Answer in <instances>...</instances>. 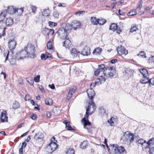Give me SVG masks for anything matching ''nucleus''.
Here are the masks:
<instances>
[{"instance_id": "59", "label": "nucleus", "mask_w": 154, "mask_h": 154, "mask_svg": "<svg viewBox=\"0 0 154 154\" xmlns=\"http://www.w3.org/2000/svg\"><path fill=\"white\" fill-rule=\"evenodd\" d=\"M100 72V71L98 69H97L94 72V75L95 76H98Z\"/></svg>"}, {"instance_id": "2", "label": "nucleus", "mask_w": 154, "mask_h": 154, "mask_svg": "<svg viewBox=\"0 0 154 154\" xmlns=\"http://www.w3.org/2000/svg\"><path fill=\"white\" fill-rule=\"evenodd\" d=\"M98 69L100 72L104 71V75L107 77H112L116 73V70L112 66H108L105 68L104 65L102 64L99 65Z\"/></svg>"}, {"instance_id": "23", "label": "nucleus", "mask_w": 154, "mask_h": 154, "mask_svg": "<svg viewBox=\"0 0 154 154\" xmlns=\"http://www.w3.org/2000/svg\"><path fill=\"white\" fill-rule=\"evenodd\" d=\"M102 50V48H97L94 50L93 54L95 55H99L101 53Z\"/></svg>"}, {"instance_id": "38", "label": "nucleus", "mask_w": 154, "mask_h": 154, "mask_svg": "<svg viewBox=\"0 0 154 154\" xmlns=\"http://www.w3.org/2000/svg\"><path fill=\"white\" fill-rule=\"evenodd\" d=\"M48 24L49 26L51 27H53L54 26H57V23H54L51 21H49L48 22Z\"/></svg>"}, {"instance_id": "47", "label": "nucleus", "mask_w": 154, "mask_h": 154, "mask_svg": "<svg viewBox=\"0 0 154 154\" xmlns=\"http://www.w3.org/2000/svg\"><path fill=\"white\" fill-rule=\"evenodd\" d=\"M75 90L74 88H72L70 89L68 93L69 94H70L71 96H72L73 93L75 92Z\"/></svg>"}, {"instance_id": "61", "label": "nucleus", "mask_w": 154, "mask_h": 154, "mask_svg": "<svg viewBox=\"0 0 154 154\" xmlns=\"http://www.w3.org/2000/svg\"><path fill=\"white\" fill-rule=\"evenodd\" d=\"M85 11H79L75 13V14L76 15L77 14H81L83 13H85Z\"/></svg>"}, {"instance_id": "16", "label": "nucleus", "mask_w": 154, "mask_h": 154, "mask_svg": "<svg viewBox=\"0 0 154 154\" xmlns=\"http://www.w3.org/2000/svg\"><path fill=\"white\" fill-rule=\"evenodd\" d=\"M118 146V145L116 144L110 145V147L111 149V151L113 152V154H116L117 153V150Z\"/></svg>"}, {"instance_id": "3", "label": "nucleus", "mask_w": 154, "mask_h": 154, "mask_svg": "<svg viewBox=\"0 0 154 154\" xmlns=\"http://www.w3.org/2000/svg\"><path fill=\"white\" fill-rule=\"evenodd\" d=\"M35 47L32 44H28L27 47L25 48V50L26 53V56L32 58H34L35 56Z\"/></svg>"}, {"instance_id": "56", "label": "nucleus", "mask_w": 154, "mask_h": 154, "mask_svg": "<svg viewBox=\"0 0 154 154\" xmlns=\"http://www.w3.org/2000/svg\"><path fill=\"white\" fill-rule=\"evenodd\" d=\"M37 117L36 115L34 113H32L31 115L30 118L33 120H35Z\"/></svg>"}, {"instance_id": "1", "label": "nucleus", "mask_w": 154, "mask_h": 154, "mask_svg": "<svg viewBox=\"0 0 154 154\" xmlns=\"http://www.w3.org/2000/svg\"><path fill=\"white\" fill-rule=\"evenodd\" d=\"M87 93L89 98L91 100V103H89L88 106L86 108L85 116L88 118L89 116V112L92 106V108L93 109V110L91 113H90V114H91L96 109V106L94 103L93 102V98L95 95V93L92 89L90 88L88 89Z\"/></svg>"}, {"instance_id": "9", "label": "nucleus", "mask_w": 154, "mask_h": 154, "mask_svg": "<svg viewBox=\"0 0 154 154\" xmlns=\"http://www.w3.org/2000/svg\"><path fill=\"white\" fill-rule=\"evenodd\" d=\"M90 53V49L87 46H85L81 52V54L84 56L89 55Z\"/></svg>"}, {"instance_id": "41", "label": "nucleus", "mask_w": 154, "mask_h": 154, "mask_svg": "<svg viewBox=\"0 0 154 154\" xmlns=\"http://www.w3.org/2000/svg\"><path fill=\"white\" fill-rule=\"evenodd\" d=\"M40 76L39 75H37L36 77H35L34 78V81L36 83H38L39 82L40 78Z\"/></svg>"}, {"instance_id": "19", "label": "nucleus", "mask_w": 154, "mask_h": 154, "mask_svg": "<svg viewBox=\"0 0 154 154\" xmlns=\"http://www.w3.org/2000/svg\"><path fill=\"white\" fill-rule=\"evenodd\" d=\"M63 28L66 32L68 34L70 32L72 28L71 25L67 23L66 24L65 26Z\"/></svg>"}, {"instance_id": "42", "label": "nucleus", "mask_w": 154, "mask_h": 154, "mask_svg": "<svg viewBox=\"0 0 154 154\" xmlns=\"http://www.w3.org/2000/svg\"><path fill=\"white\" fill-rule=\"evenodd\" d=\"M129 16H133L137 14V12L135 10H133L129 12L128 13Z\"/></svg>"}, {"instance_id": "51", "label": "nucleus", "mask_w": 154, "mask_h": 154, "mask_svg": "<svg viewBox=\"0 0 154 154\" xmlns=\"http://www.w3.org/2000/svg\"><path fill=\"white\" fill-rule=\"evenodd\" d=\"M99 79L100 80V81H101L102 82H104L106 81L105 78L103 77L102 75L100 76Z\"/></svg>"}, {"instance_id": "50", "label": "nucleus", "mask_w": 154, "mask_h": 154, "mask_svg": "<svg viewBox=\"0 0 154 154\" xmlns=\"http://www.w3.org/2000/svg\"><path fill=\"white\" fill-rule=\"evenodd\" d=\"M149 149V152L150 154H154V147H152Z\"/></svg>"}, {"instance_id": "31", "label": "nucleus", "mask_w": 154, "mask_h": 154, "mask_svg": "<svg viewBox=\"0 0 154 154\" xmlns=\"http://www.w3.org/2000/svg\"><path fill=\"white\" fill-rule=\"evenodd\" d=\"M106 20L104 19H98V24L100 25H103L106 22Z\"/></svg>"}, {"instance_id": "7", "label": "nucleus", "mask_w": 154, "mask_h": 154, "mask_svg": "<svg viewBox=\"0 0 154 154\" xmlns=\"http://www.w3.org/2000/svg\"><path fill=\"white\" fill-rule=\"evenodd\" d=\"M17 45V42L14 39H9L8 43V48L10 50H13Z\"/></svg>"}, {"instance_id": "39", "label": "nucleus", "mask_w": 154, "mask_h": 154, "mask_svg": "<svg viewBox=\"0 0 154 154\" xmlns=\"http://www.w3.org/2000/svg\"><path fill=\"white\" fill-rule=\"evenodd\" d=\"M6 15L5 13H2L0 15V22L2 21L5 19Z\"/></svg>"}, {"instance_id": "28", "label": "nucleus", "mask_w": 154, "mask_h": 154, "mask_svg": "<svg viewBox=\"0 0 154 154\" xmlns=\"http://www.w3.org/2000/svg\"><path fill=\"white\" fill-rule=\"evenodd\" d=\"M125 75L129 77L131 75L132 71L131 69L127 68L125 71Z\"/></svg>"}, {"instance_id": "6", "label": "nucleus", "mask_w": 154, "mask_h": 154, "mask_svg": "<svg viewBox=\"0 0 154 154\" xmlns=\"http://www.w3.org/2000/svg\"><path fill=\"white\" fill-rule=\"evenodd\" d=\"M57 33L58 36L62 39L66 38L68 36V34L65 31L63 28H60L57 31Z\"/></svg>"}, {"instance_id": "5", "label": "nucleus", "mask_w": 154, "mask_h": 154, "mask_svg": "<svg viewBox=\"0 0 154 154\" xmlns=\"http://www.w3.org/2000/svg\"><path fill=\"white\" fill-rule=\"evenodd\" d=\"M57 147L58 145L55 143V142H50L45 149L48 150V152L51 153L56 150Z\"/></svg>"}, {"instance_id": "63", "label": "nucleus", "mask_w": 154, "mask_h": 154, "mask_svg": "<svg viewBox=\"0 0 154 154\" xmlns=\"http://www.w3.org/2000/svg\"><path fill=\"white\" fill-rule=\"evenodd\" d=\"M45 28H44L43 29V30L42 31V32H43V34L45 35H48V31H45Z\"/></svg>"}, {"instance_id": "58", "label": "nucleus", "mask_w": 154, "mask_h": 154, "mask_svg": "<svg viewBox=\"0 0 154 154\" xmlns=\"http://www.w3.org/2000/svg\"><path fill=\"white\" fill-rule=\"evenodd\" d=\"M149 63H154V56H152L149 59Z\"/></svg>"}, {"instance_id": "40", "label": "nucleus", "mask_w": 154, "mask_h": 154, "mask_svg": "<svg viewBox=\"0 0 154 154\" xmlns=\"http://www.w3.org/2000/svg\"><path fill=\"white\" fill-rule=\"evenodd\" d=\"M31 8L32 10V13L34 14L35 13V11H36L37 9V7L35 6L31 5Z\"/></svg>"}, {"instance_id": "15", "label": "nucleus", "mask_w": 154, "mask_h": 154, "mask_svg": "<svg viewBox=\"0 0 154 154\" xmlns=\"http://www.w3.org/2000/svg\"><path fill=\"white\" fill-rule=\"evenodd\" d=\"M63 123L66 125V129L68 131H73L74 130L72 128V127L69 124V122L67 120H65L63 121Z\"/></svg>"}, {"instance_id": "25", "label": "nucleus", "mask_w": 154, "mask_h": 154, "mask_svg": "<svg viewBox=\"0 0 154 154\" xmlns=\"http://www.w3.org/2000/svg\"><path fill=\"white\" fill-rule=\"evenodd\" d=\"M117 27L118 26L116 24L113 23L110 26L109 29L113 31H114L116 29Z\"/></svg>"}, {"instance_id": "32", "label": "nucleus", "mask_w": 154, "mask_h": 154, "mask_svg": "<svg viewBox=\"0 0 154 154\" xmlns=\"http://www.w3.org/2000/svg\"><path fill=\"white\" fill-rule=\"evenodd\" d=\"M137 56L143 58L146 57V53L144 51H140L139 54H137Z\"/></svg>"}, {"instance_id": "37", "label": "nucleus", "mask_w": 154, "mask_h": 154, "mask_svg": "<svg viewBox=\"0 0 154 154\" xmlns=\"http://www.w3.org/2000/svg\"><path fill=\"white\" fill-rule=\"evenodd\" d=\"M143 4V2L142 0H140L137 4V9H140L142 6Z\"/></svg>"}, {"instance_id": "46", "label": "nucleus", "mask_w": 154, "mask_h": 154, "mask_svg": "<svg viewBox=\"0 0 154 154\" xmlns=\"http://www.w3.org/2000/svg\"><path fill=\"white\" fill-rule=\"evenodd\" d=\"M44 14L45 16L48 17L50 15L49 11L46 9L44 10Z\"/></svg>"}, {"instance_id": "14", "label": "nucleus", "mask_w": 154, "mask_h": 154, "mask_svg": "<svg viewBox=\"0 0 154 154\" xmlns=\"http://www.w3.org/2000/svg\"><path fill=\"white\" fill-rule=\"evenodd\" d=\"M146 146L145 147V148H151V146H153L154 145V137L150 139L147 142H146Z\"/></svg>"}, {"instance_id": "60", "label": "nucleus", "mask_w": 154, "mask_h": 154, "mask_svg": "<svg viewBox=\"0 0 154 154\" xmlns=\"http://www.w3.org/2000/svg\"><path fill=\"white\" fill-rule=\"evenodd\" d=\"M57 141V140H55V138L54 137H53L51 139V142H55V143H56Z\"/></svg>"}, {"instance_id": "44", "label": "nucleus", "mask_w": 154, "mask_h": 154, "mask_svg": "<svg viewBox=\"0 0 154 154\" xmlns=\"http://www.w3.org/2000/svg\"><path fill=\"white\" fill-rule=\"evenodd\" d=\"M113 119H114V118L112 117L110 119L108 120V122L110 124V125L111 126H112L114 124V122L113 120Z\"/></svg>"}, {"instance_id": "49", "label": "nucleus", "mask_w": 154, "mask_h": 154, "mask_svg": "<svg viewBox=\"0 0 154 154\" xmlns=\"http://www.w3.org/2000/svg\"><path fill=\"white\" fill-rule=\"evenodd\" d=\"M149 85L151 86V85H154V78L149 79Z\"/></svg>"}, {"instance_id": "54", "label": "nucleus", "mask_w": 154, "mask_h": 154, "mask_svg": "<svg viewBox=\"0 0 154 154\" xmlns=\"http://www.w3.org/2000/svg\"><path fill=\"white\" fill-rule=\"evenodd\" d=\"M53 16L56 18H57L59 17V14L56 12H55L53 14Z\"/></svg>"}, {"instance_id": "48", "label": "nucleus", "mask_w": 154, "mask_h": 154, "mask_svg": "<svg viewBox=\"0 0 154 154\" xmlns=\"http://www.w3.org/2000/svg\"><path fill=\"white\" fill-rule=\"evenodd\" d=\"M36 134L37 136L39 137L40 139H42L44 137V135L42 133H37Z\"/></svg>"}, {"instance_id": "26", "label": "nucleus", "mask_w": 154, "mask_h": 154, "mask_svg": "<svg viewBox=\"0 0 154 154\" xmlns=\"http://www.w3.org/2000/svg\"><path fill=\"white\" fill-rule=\"evenodd\" d=\"M45 104L49 106L52 105L53 103L52 100L50 98L46 99L45 100Z\"/></svg>"}, {"instance_id": "29", "label": "nucleus", "mask_w": 154, "mask_h": 154, "mask_svg": "<svg viewBox=\"0 0 154 154\" xmlns=\"http://www.w3.org/2000/svg\"><path fill=\"white\" fill-rule=\"evenodd\" d=\"M45 31H48V34H50L51 35H52L54 32V30L53 29H48L47 28H45Z\"/></svg>"}, {"instance_id": "21", "label": "nucleus", "mask_w": 154, "mask_h": 154, "mask_svg": "<svg viewBox=\"0 0 154 154\" xmlns=\"http://www.w3.org/2000/svg\"><path fill=\"white\" fill-rule=\"evenodd\" d=\"M140 72L143 75V78H146L147 77L148 74V71L145 69H140L139 70Z\"/></svg>"}, {"instance_id": "34", "label": "nucleus", "mask_w": 154, "mask_h": 154, "mask_svg": "<svg viewBox=\"0 0 154 154\" xmlns=\"http://www.w3.org/2000/svg\"><path fill=\"white\" fill-rule=\"evenodd\" d=\"M137 143L139 144H140L143 146L144 144H146V140H144L143 139H140L137 141Z\"/></svg>"}, {"instance_id": "35", "label": "nucleus", "mask_w": 154, "mask_h": 154, "mask_svg": "<svg viewBox=\"0 0 154 154\" xmlns=\"http://www.w3.org/2000/svg\"><path fill=\"white\" fill-rule=\"evenodd\" d=\"M66 153L67 154H74L75 151L72 148H69L66 152Z\"/></svg>"}, {"instance_id": "4", "label": "nucleus", "mask_w": 154, "mask_h": 154, "mask_svg": "<svg viewBox=\"0 0 154 154\" xmlns=\"http://www.w3.org/2000/svg\"><path fill=\"white\" fill-rule=\"evenodd\" d=\"M134 135L129 131H126L124 133L121 139L124 141L129 142L131 143L134 141Z\"/></svg>"}, {"instance_id": "33", "label": "nucleus", "mask_w": 154, "mask_h": 154, "mask_svg": "<svg viewBox=\"0 0 154 154\" xmlns=\"http://www.w3.org/2000/svg\"><path fill=\"white\" fill-rule=\"evenodd\" d=\"M20 104L19 103L16 101L14 103L13 105V108L14 109H16L20 107Z\"/></svg>"}, {"instance_id": "43", "label": "nucleus", "mask_w": 154, "mask_h": 154, "mask_svg": "<svg viewBox=\"0 0 154 154\" xmlns=\"http://www.w3.org/2000/svg\"><path fill=\"white\" fill-rule=\"evenodd\" d=\"M47 46L48 49L50 50L51 49L52 47V46L50 41L48 42L47 44Z\"/></svg>"}, {"instance_id": "52", "label": "nucleus", "mask_w": 154, "mask_h": 154, "mask_svg": "<svg viewBox=\"0 0 154 154\" xmlns=\"http://www.w3.org/2000/svg\"><path fill=\"white\" fill-rule=\"evenodd\" d=\"M4 29L3 30L2 33V34L0 33V38H1L2 36H4L5 35V28L4 27Z\"/></svg>"}, {"instance_id": "30", "label": "nucleus", "mask_w": 154, "mask_h": 154, "mask_svg": "<svg viewBox=\"0 0 154 154\" xmlns=\"http://www.w3.org/2000/svg\"><path fill=\"white\" fill-rule=\"evenodd\" d=\"M144 79H142L140 81V83L142 84L149 83V79L147 77L144 78Z\"/></svg>"}, {"instance_id": "8", "label": "nucleus", "mask_w": 154, "mask_h": 154, "mask_svg": "<svg viewBox=\"0 0 154 154\" xmlns=\"http://www.w3.org/2000/svg\"><path fill=\"white\" fill-rule=\"evenodd\" d=\"M117 51L119 55H122L123 54L126 55L128 53V50H126L121 45L118 46L117 48Z\"/></svg>"}, {"instance_id": "17", "label": "nucleus", "mask_w": 154, "mask_h": 154, "mask_svg": "<svg viewBox=\"0 0 154 154\" xmlns=\"http://www.w3.org/2000/svg\"><path fill=\"white\" fill-rule=\"evenodd\" d=\"M5 112L4 113L3 112H2L1 115V120L2 122H4L5 121H7L8 120V116L7 115V114L5 113L6 111H5Z\"/></svg>"}, {"instance_id": "27", "label": "nucleus", "mask_w": 154, "mask_h": 154, "mask_svg": "<svg viewBox=\"0 0 154 154\" xmlns=\"http://www.w3.org/2000/svg\"><path fill=\"white\" fill-rule=\"evenodd\" d=\"M71 54L73 57H75L77 56L78 52L75 48H73L71 51Z\"/></svg>"}, {"instance_id": "36", "label": "nucleus", "mask_w": 154, "mask_h": 154, "mask_svg": "<svg viewBox=\"0 0 154 154\" xmlns=\"http://www.w3.org/2000/svg\"><path fill=\"white\" fill-rule=\"evenodd\" d=\"M23 12V8H17L16 9V13H18V15L21 14Z\"/></svg>"}, {"instance_id": "24", "label": "nucleus", "mask_w": 154, "mask_h": 154, "mask_svg": "<svg viewBox=\"0 0 154 154\" xmlns=\"http://www.w3.org/2000/svg\"><path fill=\"white\" fill-rule=\"evenodd\" d=\"M88 142L87 141H84L80 145V148L82 149H86L88 146Z\"/></svg>"}, {"instance_id": "57", "label": "nucleus", "mask_w": 154, "mask_h": 154, "mask_svg": "<svg viewBox=\"0 0 154 154\" xmlns=\"http://www.w3.org/2000/svg\"><path fill=\"white\" fill-rule=\"evenodd\" d=\"M41 58L42 60H45L46 59V56L44 54H42L41 55Z\"/></svg>"}, {"instance_id": "13", "label": "nucleus", "mask_w": 154, "mask_h": 154, "mask_svg": "<svg viewBox=\"0 0 154 154\" xmlns=\"http://www.w3.org/2000/svg\"><path fill=\"white\" fill-rule=\"evenodd\" d=\"M126 151L124 147L123 146H118L117 153V154H126Z\"/></svg>"}, {"instance_id": "10", "label": "nucleus", "mask_w": 154, "mask_h": 154, "mask_svg": "<svg viewBox=\"0 0 154 154\" xmlns=\"http://www.w3.org/2000/svg\"><path fill=\"white\" fill-rule=\"evenodd\" d=\"M85 117L82 120V122L84 123V128H86L87 129H89L86 127L87 125L90 126L91 125V123L89 121L88 119H86V118L87 117L85 116Z\"/></svg>"}, {"instance_id": "12", "label": "nucleus", "mask_w": 154, "mask_h": 154, "mask_svg": "<svg viewBox=\"0 0 154 154\" xmlns=\"http://www.w3.org/2000/svg\"><path fill=\"white\" fill-rule=\"evenodd\" d=\"M65 39V41L63 42V46L69 48L71 45V41L69 38H66Z\"/></svg>"}, {"instance_id": "55", "label": "nucleus", "mask_w": 154, "mask_h": 154, "mask_svg": "<svg viewBox=\"0 0 154 154\" xmlns=\"http://www.w3.org/2000/svg\"><path fill=\"white\" fill-rule=\"evenodd\" d=\"M31 98V97L29 95H26L25 97V100L26 101L29 100Z\"/></svg>"}, {"instance_id": "18", "label": "nucleus", "mask_w": 154, "mask_h": 154, "mask_svg": "<svg viewBox=\"0 0 154 154\" xmlns=\"http://www.w3.org/2000/svg\"><path fill=\"white\" fill-rule=\"evenodd\" d=\"M6 11L10 14L16 13V9L14 8L12 6H9L6 10Z\"/></svg>"}, {"instance_id": "20", "label": "nucleus", "mask_w": 154, "mask_h": 154, "mask_svg": "<svg viewBox=\"0 0 154 154\" xmlns=\"http://www.w3.org/2000/svg\"><path fill=\"white\" fill-rule=\"evenodd\" d=\"M13 19L11 17L7 18L6 21V24L8 26H11L13 23Z\"/></svg>"}, {"instance_id": "45", "label": "nucleus", "mask_w": 154, "mask_h": 154, "mask_svg": "<svg viewBox=\"0 0 154 154\" xmlns=\"http://www.w3.org/2000/svg\"><path fill=\"white\" fill-rule=\"evenodd\" d=\"M138 29V28L136 26H133L131 27L130 29V32H133L134 31H136Z\"/></svg>"}, {"instance_id": "62", "label": "nucleus", "mask_w": 154, "mask_h": 154, "mask_svg": "<svg viewBox=\"0 0 154 154\" xmlns=\"http://www.w3.org/2000/svg\"><path fill=\"white\" fill-rule=\"evenodd\" d=\"M49 87L52 89H54L55 88V86L53 84H52L51 85H49Z\"/></svg>"}, {"instance_id": "64", "label": "nucleus", "mask_w": 154, "mask_h": 154, "mask_svg": "<svg viewBox=\"0 0 154 154\" xmlns=\"http://www.w3.org/2000/svg\"><path fill=\"white\" fill-rule=\"evenodd\" d=\"M117 61V59H112L110 60V62L111 63L113 64L116 62Z\"/></svg>"}, {"instance_id": "22", "label": "nucleus", "mask_w": 154, "mask_h": 154, "mask_svg": "<svg viewBox=\"0 0 154 154\" xmlns=\"http://www.w3.org/2000/svg\"><path fill=\"white\" fill-rule=\"evenodd\" d=\"M91 21L92 24L94 25H97L98 24V19L95 17H92L91 18Z\"/></svg>"}, {"instance_id": "11", "label": "nucleus", "mask_w": 154, "mask_h": 154, "mask_svg": "<svg viewBox=\"0 0 154 154\" xmlns=\"http://www.w3.org/2000/svg\"><path fill=\"white\" fill-rule=\"evenodd\" d=\"M80 25V22L76 20H74L71 24L72 28L75 30H76L77 28L79 27Z\"/></svg>"}, {"instance_id": "53", "label": "nucleus", "mask_w": 154, "mask_h": 154, "mask_svg": "<svg viewBox=\"0 0 154 154\" xmlns=\"http://www.w3.org/2000/svg\"><path fill=\"white\" fill-rule=\"evenodd\" d=\"M104 143L106 145L107 148L108 149V150L109 151H110V149L109 148V146H108L107 144V140L106 138L104 139Z\"/></svg>"}]
</instances>
